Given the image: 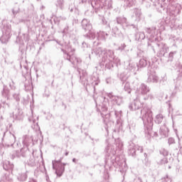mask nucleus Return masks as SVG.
<instances>
[{
    "label": "nucleus",
    "instance_id": "1",
    "mask_svg": "<svg viewBox=\"0 0 182 182\" xmlns=\"http://www.w3.org/2000/svg\"><path fill=\"white\" fill-rule=\"evenodd\" d=\"M141 117L144 122L145 127L147 129V133L149 136H157V133H151V127H153V112L150 109L144 107L141 110Z\"/></svg>",
    "mask_w": 182,
    "mask_h": 182
},
{
    "label": "nucleus",
    "instance_id": "2",
    "mask_svg": "<svg viewBox=\"0 0 182 182\" xmlns=\"http://www.w3.org/2000/svg\"><path fill=\"white\" fill-rule=\"evenodd\" d=\"M114 146L109 144L105 149L106 160H107V161L110 160L112 163L116 160V156H114L116 154V149H121L122 147H123V142H122L119 139H115Z\"/></svg>",
    "mask_w": 182,
    "mask_h": 182
},
{
    "label": "nucleus",
    "instance_id": "3",
    "mask_svg": "<svg viewBox=\"0 0 182 182\" xmlns=\"http://www.w3.org/2000/svg\"><path fill=\"white\" fill-rule=\"evenodd\" d=\"M92 8H105V9H110L113 5L112 0H91Z\"/></svg>",
    "mask_w": 182,
    "mask_h": 182
},
{
    "label": "nucleus",
    "instance_id": "4",
    "mask_svg": "<svg viewBox=\"0 0 182 182\" xmlns=\"http://www.w3.org/2000/svg\"><path fill=\"white\" fill-rule=\"evenodd\" d=\"M108 57H103L102 58V62L105 63L106 66L110 65V63H115V65H120V59L117 57H114V53L113 50H109L107 51Z\"/></svg>",
    "mask_w": 182,
    "mask_h": 182
},
{
    "label": "nucleus",
    "instance_id": "5",
    "mask_svg": "<svg viewBox=\"0 0 182 182\" xmlns=\"http://www.w3.org/2000/svg\"><path fill=\"white\" fill-rule=\"evenodd\" d=\"M65 53V58H66L67 60L71 62L73 65H78L82 60L80 58H76V56L73 55V52H75V49H72L71 48H68L67 51H63ZM71 52V53H70Z\"/></svg>",
    "mask_w": 182,
    "mask_h": 182
},
{
    "label": "nucleus",
    "instance_id": "6",
    "mask_svg": "<svg viewBox=\"0 0 182 182\" xmlns=\"http://www.w3.org/2000/svg\"><path fill=\"white\" fill-rule=\"evenodd\" d=\"M60 161H61L60 160L52 161L53 168V170H55V173L59 177H60L62 174H63L65 171V165L66 164H62Z\"/></svg>",
    "mask_w": 182,
    "mask_h": 182
},
{
    "label": "nucleus",
    "instance_id": "7",
    "mask_svg": "<svg viewBox=\"0 0 182 182\" xmlns=\"http://www.w3.org/2000/svg\"><path fill=\"white\" fill-rule=\"evenodd\" d=\"M11 24H6L3 30V35L0 38V41L2 43H6L11 39Z\"/></svg>",
    "mask_w": 182,
    "mask_h": 182
},
{
    "label": "nucleus",
    "instance_id": "8",
    "mask_svg": "<svg viewBox=\"0 0 182 182\" xmlns=\"http://www.w3.org/2000/svg\"><path fill=\"white\" fill-rule=\"evenodd\" d=\"M107 96L112 105H117V106H120V105L123 104L122 97L114 95L112 92L107 93Z\"/></svg>",
    "mask_w": 182,
    "mask_h": 182
},
{
    "label": "nucleus",
    "instance_id": "9",
    "mask_svg": "<svg viewBox=\"0 0 182 182\" xmlns=\"http://www.w3.org/2000/svg\"><path fill=\"white\" fill-rule=\"evenodd\" d=\"M2 140H3V145L7 146V147H9V146L14 145V143H15L16 138L15 137V135H14L13 134H9L7 138L5 139V136H4Z\"/></svg>",
    "mask_w": 182,
    "mask_h": 182
},
{
    "label": "nucleus",
    "instance_id": "10",
    "mask_svg": "<svg viewBox=\"0 0 182 182\" xmlns=\"http://www.w3.org/2000/svg\"><path fill=\"white\" fill-rule=\"evenodd\" d=\"M129 154L132 156H136V151H139V153H143V146H140L139 145H134V144H132L129 146Z\"/></svg>",
    "mask_w": 182,
    "mask_h": 182
},
{
    "label": "nucleus",
    "instance_id": "11",
    "mask_svg": "<svg viewBox=\"0 0 182 182\" xmlns=\"http://www.w3.org/2000/svg\"><path fill=\"white\" fill-rule=\"evenodd\" d=\"M95 53L97 55V56H99V58H105L107 59L109 55H107V51L105 48H97L95 50Z\"/></svg>",
    "mask_w": 182,
    "mask_h": 182
},
{
    "label": "nucleus",
    "instance_id": "12",
    "mask_svg": "<svg viewBox=\"0 0 182 182\" xmlns=\"http://www.w3.org/2000/svg\"><path fill=\"white\" fill-rule=\"evenodd\" d=\"M140 107H141V102L139 99L134 100V102L129 105L130 110H139Z\"/></svg>",
    "mask_w": 182,
    "mask_h": 182
},
{
    "label": "nucleus",
    "instance_id": "13",
    "mask_svg": "<svg viewBox=\"0 0 182 182\" xmlns=\"http://www.w3.org/2000/svg\"><path fill=\"white\" fill-rule=\"evenodd\" d=\"M26 151H28V147L22 148L20 152L16 151V154L12 155V159H15V157H26Z\"/></svg>",
    "mask_w": 182,
    "mask_h": 182
},
{
    "label": "nucleus",
    "instance_id": "14",
    "mask_svg": "<svg viewBox=\"0 0 182 182\" xmlns=\"http://www.w3.org/2000/svg\"><path fill=\"white\" fill-rule=\"evenodd\" d=\"M139 93L141 95H147L150 92V88L146 84H141L140 87L137 89Z\"/></svg>",
    "mask_w": 182,
    "mask_h": 182
},
{
    "label": "nucleus",
    "instance_id": "15",
    "mask_svg": "<svg viewBox=\"0 0 182 182\" xmlns=\"http://www.w3.org/2000/svg\"><path fill=\"white\" fill-rule=\"evenodd\" d=\"M141 16V10L139 9H134V14L132 15V19L135 21V22H139L140 21Z\"/></svg>",
    "mask_w": 182,
    "mask_h": 182
},
{
    "label": "nucleus",
    "instance_id": "16",
    "mask_svg": "<svg viewBox=\"0 0 182 182\" xmlns=\"http://www.w3.org/2000/svg\"><path fill=\"white\" fill-rule=\"evenodd\" d=\"M82 27L84 28V30L87 32V31H90V29H92V24H90V23L89 22V21H87V19L84 18L82 21Z\"/></svg>",
    "mask_w": 182,
    "mask_h": 182
},
{
    "label": "nucleus",
    "instance_id": "17",
    "mask_svg": "<svg viewBox=\"0 0 182 182\" xmlns=\"http://www.w3.org/2000/svg\"><path fill=\"white\" fill-rule=\"evenodd\" d=\"M31 143H33V138H32V136H24L23 137V144H24L26 147H28Z\"/></svg>",
    "mask_w": 182,
    "mask_h": 182
},
{
    "label": "nucleus",
    "instance_id": "18",
    "mask_svg": "<svg viewBox=\"0 0 182 182\" xmlns=\"http://www.w3.org/2000/svg\"><path fill=\"white\" fill-rule=\"evenodd\" d=\"M12 116L13 119L15 120H21V119H22V111L19 109H16L15 112H13Z\"/></svg>",
    "mask_w": 182,
    "mask_h": 182
},
{
    "label": "nucleus",
    "instance_id": "19",
    "mask_svg": "<svg viewBox=\"0 0 182 182\" xmlns=\"http://www.w3.org/2000/svg\"><path fill=\"white\" fill-rule=\"evenodd\" d=\"M147 80L149 82L157 83L159 82V77L156 75L155 73H153L149 75Z\"/></svg>",
    "mask_w": 182,
    "mask_h": 182
},
{
    "label": "nucleus",
    "instance_id": "20",
    "mask_svg": "<svg viewBox=\"0 0 182 182\" xmlns=\"http://www.w3.org/2000/svg\"><path fill=\"white\" fill-rule=\"evenodd\" d=\"M37 163H38V161L36 160V159H35V152L33 151L32 156H31L28 161V166L33 167L34 166H36Z\"/></svg>",
    "mask_w": 182,
    "mask_h": 182
},
{
    "label": "nucleus",
    "instance_id": "21",
    "mask_svg": "<svg viewBox=\"0 0 182 182\" xmlns=\"http://www.w3.org/2000/svg\"><path fill=\"white\" fill-rule=\"evenodd\" d=\"M85 38H87V39H91V40H93L96 38V32H95V30L93 29H90V30H88V32L87 33H86L85 35Z\"/></svg>",
    "mask_w": 182,
    "mask_h": 182
},
{
    "label": "nucleus",
    "instance_id": "22",
    "mask_svg": "<svg viewBox=\"0 0 182 182\" xmlns=\"http://www.w3.org/2000/svg\"><path fill=\"white\" fill-rule=\"evenodd\" d=\"M127 69L131 72H136V70H139V66L134 63H129Z\"/></svg>",
    "mask_w": 182,
    "mask_h": 182
},
{
    "label": "nucleus",
    "instance_id": "23",
    "mask_svg": "<svg viewBox=\"0 0 182 182\" xmlns=\"http://www.w3.org/2000/svg\"><path fill=\"white\" fill-rule=\"evenodd\" d=\"M160 134L161 136H164V137H168V128H167L166 126H163L160 129Z\"/></svg>",
    "mask_w": 182,
    "mask_h": 182
},
{
    "label": "nucleus",
    "instance_id": "24",
    "mask_svg": "<svg viewBox=\"0 0 182 182\" xmlns=\"http://www.w3.org/2000/svg\"><path fill=\"white\" fill-rule=\"evenodd\" d=\"M80 80L83 85H86V82L87 81V73L86 71H82V75L80 76Z\"/></svg>",
    "mask_w": 182,
    "mask_h": 182
},
{
    "label": "nucleus",
    "instance_id": "25",
    "mask_svg": "<svg viewBox=\"0 0 182 182\" xmlns=\"http://www.w3.org/2000/svg\"><path fill=\"white\" fill-rule=\"evenodd\" d=\"M117 23L119 25H124V23L127 25V18L125 17H118L117 18Z\"/></svg>",
    "mask_w": 182,
    "mask_h": 182
},
{
    "label": "nucleus",
    "instance_id": "26",
    "mask_svg": "<svg viewBox=\"0 0 182 182\" xmlns=\"http://www.w3.org/2000/svg\"><path fill=\"white\" fill-rule=\"evenodd\" d=\"M3 97H7L9 96V90L6 86L4 85L3 91L1 92Z\"/></svg>",
    "mask_w": 182,
    "mask_h": 182
},
{
    "label": "nucleus",
    "instance_id": "27",
    "mask_svg": "<svg viewBox=\"0 0 182 182\" xmlns=\"http://www.w3.org/2000/svg\"><path fill=\"white\" fill-rule=\"evenodd\" d=\"M105 112H107V107L104 105L102 107V112H101V116H102L103 118H105V116L107 117H109V114H105Z\"/></svg>",
    "mask_w": 182,
    "mask_h": 182
},
{
    "label": "nucleus",
    "instance_id": "28",
    "mask_svg": "<svg viewBox=\"0 0 182 182\" xmlns=\"http://www.w3.org/2000/svg\"><path fill=\"white\" fill-rule=\"evenodd\" d=\"M167 50H168V48L166 46H163V47L160 50L161 56H166V53H167Z\"/></svg>",
    "mask_w": 182,
    "mask_h": 182
},
{
    "label": "nucleus",
    "instance_id": "29",
    "mask_svg": "<svg viewBox=\"0 0 182 182\" xmlns=\"http://www.w3.org/2000/svg\"><path fill=\"white\" fill-rule=\"evenodd\" d=\"M38 117H33V115H32L31 117H30L28 118L29 122H32V123H33L34 126H38Z\"/></svg>",
    "mask_w": 182,
    "mask_h": 182
},
{
    "label": "nucleus",
    "instance_id": "30",
    "mask_svg": "<svg viewBox=\"0 0 182 182\" xmlns=\"http://www.w3.org/2000/svg\"><path fill=\"white\" fill-rule=\"evenodd\" d=\"M140 68H146L147 66V60L146 58H141L139 63Z\"/></svg>",
    "mask_w": 182,
    "mask_h": 182
},
{
    "label": "nucleus",
    "instance_id": "31",
    "mask_svg": "<svg viewBox=\"0 0 182 182\" xmlns=\"http://www.w3.org/2000/svg\"><path fill=\"white\" fill-rule=\"evenodd\" d=\"M124 90L127 92V93H131L132 92V85H130V82H126L124 85Z\"/></svg>",
    "mask_w": 182,
    "mask_h": 182
},
{
    "label": "nucleus",
    "instance_id": "32",
    "mask_svg": "<svg viewBox=\"0 0 182 182\" xmlns=\"http://www.w3.org/2000/svg\"><path fill=\"white\" fill-rule=\"evenodd\" d=\"M55 5L58 8H63V5H65V0H56Z\"/></svg>",
    "mask_w": 182,
    "mask_h": 182
},
{
    "label": "nucleus",
    "instance_id": "33",
    "mask_svg": "<svg viewBox=\"0 0 182 182\" xmlns=\"http://www.w3.org/2000/svg\"><path fill=\"white\" fill-rule=\"evenodd\" d=\"M26 178H28V175L26 173H22L18 176V180H19V181H26Z\"/></svg>",
    "mask_w": 182,
    "mask_h": 182
},
{
    "label": "nucleus",
    "instance_id": "34",
    "mask_svg": "<svg viewBox=\"0 0 182 182\" xmlns=\"http://www.w3.org/2000/svg\"><path fill=\"white\" fill-rule=\"evenodd\" d=\"M0 182H13L12 178L9 176H3Z\"/></svg>",
    "mask_w": 182,
    "mask_h": 182
},
{
    "label": "nucleus",
    "instance_id": "35",
    "mask_svg": "<svg viewBox=\"0 0 182 182\" xmlns=\"http://www.w3.org/2000/svg\"><path fill=\"white\" fill-rule=\"evenodd\" d=\"M156 123H157L158 124H160V123H161V122H163V115L161 114H157L156 116V119H155Z\"/></svg>",
    "mask_w": 182,
    "mask_h": 182
},
{
    "label": "nucleus",
    "instance_id": "36",
    "mask_svg": "<svg viewBox=\"0 0 182 182\" xmlns=\"http://www.w3.org/2000/svg\"><path fill=\"white\" fill-rule=\"evenodd\" d=\"M3 167H4V170H9V168H12V165H11L9 161H6L4 163Z\"/></svg>",
    "mask_w": 182,
    "mask_h": 182
},
{
    "label": "nucleus",
    "instance_id": "37",
    "mask_svg": "<svg viewBox=\"0 0 182 182\" xmlns=\"http://www.w3.org/2000/svg\"><path fill=\"white\" fill-rule=\"evenodd\" d=\"M136 38H138V41H143V39L146 38V36L144 35V33L139 32L136 34Z\"/></svg>",
    "mask_w": 182,
    "mask_h": 182
},
{
    "label": "nucleus",
    "instance_id": "38",
    "mask_svg": "<svg viewBox=\"0 0 182 182\" xmlns=\"http://www.w3.org/2000/svg\"><path fill=\"white\" fill-rule=\"evenodd\" d=\"M124 5L125 6H132L134 5V1L133 0H124Z\"/></svg>",
    "mask_w": 182,
    "mask_h": 182
},
{
    "label": "nucleus",
    "instance_id": "39",
    "mask_svg": "<svg viewBox=\"0 0 182 182\" xmlns=\"http://www.w3.org/2000/svg\"><path fill=\"white\" fill-rule=\"evenodd\" d=\"M97 38H103L104 39L106 38V36H107V33L103 31H100L97 33Z\"/></svg>",
    "mask_w": 182,
    "mask_h": 182
},
{
    "label": "nucleus",
    "instance_id": "40",
    "mask_svg": "<svg viewBox=\"0 0 182 182\" xmlns=\"http://www.w3.org/2000/svg\"><path fill=\"white\" fill-rule=\"evenodd\" d=\"M19 6H15L14 7V9H12V12L14 15H16L17 14L19 13Z\"/></svg>",
    "mask_w": 182,
    "mask_h": 182
},
{
    "label": "nucleus",
    "instance_id": "41",
    "mask_svg": "<svg viewBox=\"0 0 182 182\" xmlns=\"http://www.w3.org/2000/svg\"><path fill=\"white\" fill-rule=\"evenodd\" d=\"M163 182H171V178L168 177V176H166L164 178H162Z\"/></svg>",
    "mask_w": 182,
    "mask_h": 182
},
{
    "label": "nucleus",
    "instance_id": "42",
    "mask_svg": "<svg viewBox=\"0 0 182 182\" xmlns=\"http://www.w3.org/2000/svg\"><path fill=\"white\" fill-rule=\"evenodd\" d=\"M168 143L169 146H170L171 144H174L176 143V140H174L173 138H169V139H168Z\"/></svg>",
    "mask_w": 182,
    "mask_h": 182
},
{
    "label": "nucleus",
    "instance_id": "43",
    "mask_svg": "<svg viewBox=\"0 0 182 182\" xmlns=\"http://www.w3.org/2000/svg\"><path fill=\"white\" fill-rule=\"evenodd\" d=\"M13 97L16 100V102H19L20 100L19 94H14Z\"/></svg>",
    "mask_w": 182,
    "mask_h": 182
},
{
    "label": "nucleus",
    "instance_id": "44",
    "mask_svg": "<svg viewBox=\"0 0 182 182\" xmlns=\"http://www.w3.org/2000/svg\"><path fill=\"white\" fill-rule=\"evenodd\" d=\"M154 97L153 96V95L149 94L148 95L147 97H144V100H149V99H150L151 100V99H153Z\"/></svg>",
    "mask_w": 182,
    "mask_h": 182
},
{
    "label": "nucleus",
    "instance_id": "45",
    "mask_svg": "<svg viewBox=\"0 0 182 182\" xmlns=\"http://www.w3.org/2000/svg\"><path fill=\"white\" fill-rule=\"evenodd\" d=\"M112 31L116 34L119 32V28H117V26H114V27H112Z\"/></svg>",
    "mask_w": 182,
    "mask_h": 182
},
{
    "label": "nucleus",
    "instance_id": "46",
    "mask_svg": "<svg viewBox=\"0 0 182 182\" xmlns=\"http://www.w3.org/2000/svg\"><path fill=\"white\" fill-rule=\"evenodd\" d=\"M63 32V33H68L69 32V27L68 26L65 27Z\"/></svg>",
    "mask_w": 182,
    "mask_h": 182
},
{
    "label": "nucleus",
    "instance_id": "47",
    "mask_svg": "<svg viewBox=\"0 0 182 182\" xmlns=\"http://www.w3.org/2000/svg\"><path fill=\"white\" fill-rule=\"evenodd\" d=\"M134 182H142V181L139 177H138L134 180Z\"/></svg>",
    "mask_w": 182,
    "mask_h": 182
},
{
    "label": "nucleus",
    "instance_id": "48",
    "mask_svg": "<svg viewBox=\"0 0 182 182\" xmlns=\"http://www.w3.org/2000/svg\"><path fill=\"white\" fill-rule=\"evenodd\" d=\"M106 83H107V85H109V83H112V79H110V78H107V79H106Z\"/></svg>",
    "mask_w": 182,
    "mask_h": 182
},
{
    "label": "nucleus",
    "instance_id": "49",
    "mask_svg": "<svg viewBox=\"0 0 182 182\" xmlns=\"http://www.w3.org/2000/svg\"><path fill=\"white\" fill-rule=\"evenodd\" d=\"M173 55H176V51L171 52V53H169V58H173Z\"/></svg>",
    "mask_w": 182,
    "mask_h": 182
},
{
    "label": "nucleus",
    "instance_id": "50",
    "mask_svg": "<svg viewBox=\"0 0 182 182\" xmlns=\"http://www.w3.org/2000/svg\"><path fill=\"white\" fill-rule=\"evenodd\" d=\"M82 46H83V48H87V44H86V43L83 42Z\"/></svg>",
    "mask_w": 182,
    "mask_h": 182
},
{
    "label": "nucleus",
    "instance_id": "51",
    "mask_svg": "<svg viewBox=\"0 0 182 182\" xmlns=\"http://www.w3.org/2000/svg\"><path fill=\"white\" fill-rule=\"evenodd\" d=\"M122 75H121V77H120V78L122 79V80H126L127 79V77H122Z\"/></svg>",
    "mask_w": 182,
    "mask_h": 182
},
{
    "label": "nucleus",
    "instance_id": "52",
    "mask_svg": "<svg viewBox=\"0 0 182 182\" xmlns=\"http://www.w3.org/2000/svg\"><path fill=\"white\" fill-rule=\"evenodd\" d=\"M2 120H3V118L2 117H0V126H2Z\"/></svg>",
    "mask_w": 182,
    "mask_h": 182
},
{
    "label": "nucleus",
    "instance_id": "53",
    "mask_svg": "<svg viewBox=\"0 0 182 182\" xmlns=\"http://www.w3.org/2000/svg\"><path fill=\"white\" fill-rule=\"evenodd\" d=\"M44 96H45L46 97H49V96H50L49 92H48L47 94H46V93L44 94Z\"/></svg>",
    "mask_w": 182,
    "mask_h": 182
},
{
    "label": "nucleus",
    "instance_id": "54",
    "mask_svg": "<svg viewBox=\"0 0 182 182\" xmlns=\"http://www.w3.org/2000/svg\"><path fill=\"white\" fill-rule=\"evenodd\" d=\"M151 2H154V4H156V2H159V0H151Z\"/></svg>",
    "mask_w": 182,
    "mask_h": 182
},
{
    "label": "nucleus",
    "instance_id": "55",
    "mask_svg": "<svg viewBox=\"0 0 182 182\" xmlns=\"http://www.w3.org/2000/svg\"><path fill=\"white\" fill-rule=\"evenodd\" d=\"M65 156H69V152L68 151L65 152Z\"/></svg>",
    "mask_w": 182,
    "mask_h": 182
},
{
    "label": "nucleus",
    "instance_id": "56",
    "mask_svg": "<svg viewBox=\"0 0 182 182\" xmlns=\"http://www.w3.org/2000/svg\"><path fill=\"white\" fill-rule=\"evenodd\" d=\"M73 163H76V159H73Z\"/></svg>",
    "mask_w": 182,
    "mask_h": 182
},
{
    "label": "nucleus",
    "instance_id": "57",
    "mask_svg": "<svg viewBox=\"0 0 182 182\" xmlns=\"http://www.w3.org/2000/svg\"><path fill=\"white\" fill-rule=\"evenodd\" d=\"M144 157H147V154H144Z\"/></svg>",
    "mask_w": 182,
    "mask_h": 182
},
{
    "label": "nucleus",
    "instance_id": "58",
    "mask_svg": "<svg viewBox=\"0 0 182 182\" xmlns=\"http://www.w3.org/2000/svg\"><path fill=\"white\" fill-rule=\"evenodd\" d=\"M102 22H103V23H106V22L105 23V20H103V19H102Z\"/></svg>",
    "mask_w": 182,
    "mask_h": 182
},
{
    "label": "nucleus",
    "instance_id": "59",
    "mask_svg": "<svg viewBox=\"0 0 182 182\" xmlns=\"http://www.w3.org/2000/svg\"><path fill=\"white\" fill-rule=\"evenodd\" d=\"M28 86L31 87V82H29V85H28Z\"/></svg>",
    "mask_w": 182,
    "mask_h": 182
},
{
    "label": "nucleus",
    "instance_id": "60",
    "mask_svg": "<svg viewBox=\"0 0 182 182\" xmlns=\"http://www.w3.org/2000/svg\"><path fill=\"white\" fill-rule=\"evenodd\" d=\"M177 137H178V140H180V138L178 137V135H177Z\"/></svg>",
    "mask_w": 182,
    "mask_h": 182
},
{
    "label": "nucleus",
    "instance_id": "61",
    "mask_svg": "<svg viewBox=\"0 0 182 182\" xmlns=\"http://www.w3.org/2000/svg\"><path fill=\"white\" fill-rule=\"evenodd\" d=\"M167 78L166 77H164V80H166Z\"/></svg>",
    "mask_w": 182,
    "mask_h": 182
},
{
    "label": "nucleus",
    "instance_id": "62",
    "mask_svg": "<svg viewBox=\"0 0 182 182\" xmlns=\"http://www.w3.org/2000/svg\"><path fill=\"white\" fill-rule=\"evenodd\" d=\"M33 182H36V181H35V180H33Z\"/></svg>",
    "mask_w": 182,
    "mask_h": 182
},
{
    "label": "nucleus",
    "instance_id": "63",
    "mask_svg": "<svg viewBox=\"0 0 182 182\" xmlns=\"http://www.w3.org/2000/svg\"><path fill=\"white\" fill-rule=\"evenodd\" d=\"M115 114H117V112H115Z\"/></svg>",
    "mask_w": 182,
    "mask_h": 182
}]
</instances>
